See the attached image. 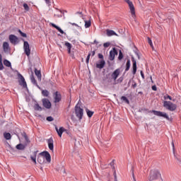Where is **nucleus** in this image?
I'll return each instance as SVG.
<instances>
[{
  "mask_svg": "<svg viewBox=\"0 0 181 181\" xmlns=\"http://www.w3.org/2000/svg\"><path fill=\"white\" fill-rule=\"evenodd\" d=\"M150 112H153L154 115H156L157 117H163V118H165V119L169 120V116L168 115V114L163 112L152 110V111H150Z\"/></svg>",
  "mask_w": 181,
  "mask_h": 181,
  "instance_id": "obj_5",
  "label": "nucleus"
},
{
  "mask_svg": "<svg viewBox=\"0 0 181 181\" xmlns=\"http://www.w3.org/2000/svg\"><path fill=\"white\" fill-rule=\"evenodd\" d=\"M55 129L59 135V136L60 138H62V135H63V133L64 132V131H66L65 129H64V127H60L59 129L57 128V127H55Z\"/></svg>",
  "mask_w": 181,
  "mask_h": 181,
  "instance_id": "obj_16",
  "label": "nucleus"
},
{
  "mask_svg": "<svg viewBox=\"0 0 181 181\" xmlns=\"http://www.w3.org/2000/svg\"><path fill=\"white\" fill-rule=\"evenodd\" d=\"M18 78H20V81H19L20 86L23 87V88H28V84H26V81H25V78L23 77V76H22V74H18Z\"/></svg>",
  "mask_w": 181,
  "mask_h": 181,
  "instance_id": "obj_8",
  "label": "nucleus"
},
{
  "mask_svg": "<svg viewBox=\"0 0 181 181\" xmlns=\"http://www.w3.org/2000/svg\"><path fill=\"white\" fill-rule=\"evenodd\" d=\"M133 179H134V181H136V180L135 179V175H134V174H133Z\"/></svg>",
  "mask_w": 181,
  "mask_h": 181,
  "instance_id": "obj_57",
  "label": "nucleus"
},
{
  "mask_svg": "<svg viewBox=\"0 0 181 181\" xmlns=\"http://www.w3.org/2000/svg\"><path fill=\"white\" fill-rule=\"evenodd\" d=\"M47 121H49V122H52L53 121V117L52 116L47 117Z\"/></svg>",
  "mask_w": 181,
  "mask_h": 181,
  "instance_id": "obj_45",
  "label": "nucleus"
},
{
  "mask_svg": "<svg viewBox=\"0 0 181 181\" xmlns=\"http://www.w3.org/2000/svg\"><path fill=\"white\" fill-rule=\"evenodd\" d=\"M132 63H133V66H132V73L133 74H136V61H135V59L132 60Z\"/></svg>",
  "mask_w": 181,
  "mask_h": 181,
  "instance_id": "obj_23",
  "label": "nucleus"
},
{
  "mask_svg": "<svg viewBox=\"0 0 181 181\" xmlns=\"http://www.w3.org/2000/svg\"><path fill=\"white\" fill-rule=\"evenodd\" d=\"M71 25H72V26H76V28H80V26L78 25H77V23H69Z\"/></svg>",
  "mask_w": 181,
  "mask_h": 181,
  "instance_id": "obj_46",
  "label": "nucleus"
},
{
  "mask_svg": "<svg viewBox=\"0 0 181 181\" xmlns=\"http://www.w3.org/2000/svg\"><path fill=\"white\" fill-rule=\"evenodd\" d=\"M16 148L19 151H23V149L26 148V146L25 144H19L16 146Z\"/></svg>",
  "mask_w": 181,
  "mask_h": 181,
  "instance_id": "obj_26",
  "label": "nucleus"
},
{
  "mask_svg": "<svg viewBox=\"0 0 181 181\" xmlns=\"http://www.w3.org/2000/svg\"><path fill=\"white\" fill-rule=\"evenodd\" d=\"M49 93L48 92L47 90H42V95L44 97H49Z\"/></svg>",
  "mask_w": 181,
  "mask_h": 181,
  "instance_id": "obj_34",
  "label": "nucleus"
},
{
  "mask_svg": "<svg viewBox=\"0 0 181 181\" xmlns=\"http://www.w3.org/2000/svg\"><path fill=\"white\" fill-rule=\"evenodd\" d=\"M0 63H2V54H0Z\"/></svg>",
  "mask_w": 181,
  "mask_h": 181,
  "instance_id": "obj_52",
  "label": "nucleus"
},
{
  "mask_svg": "<svg viewBox=\"0 0 181 181\" xmlns=\"http://www.w3.org/2000/svg\"><path fill=\"white\" fill-rule=\"evenodd\" d=\"M163 107L166 110H168V111H175L176 108H177V105H176V104L166 100L163 102Z\"/></svg>",
  "mask_w": 181,
  "mask_h": 181,
  "instance_id": "obj_2",
  "label": "nucleus"
},
{
  "mask_svg": "<svg viewBox=\"0 0 181 181\" xmlns=\"http://www.w3.org/2000/svg\"><path fill=\"white\" fill-rule=\"evenodd\" d=\"M23 49H24V52H25L26 56H28V57H29L30 56V47L29 42H28V41H24Z\"/></svg>",
  "mask_w": 181,
  "mask_h": 181,
  "instance_id": "obj_7",
  "label": "nucleus"
},
{
  "mask_svg": "<svg viewBox=\"0 0 181 181\" xmlns=\"http://www.w3.org/2000/svg\"><path fill=\"white\" fill-rule=\"evenodd\" d=\"M47 143H48V148L49 149H50V151H53V149L54 148V146L53 145V139L50 138L47 140Z\"/></svg>",
  "mask_w": 181,
  "mask_h": 181,
  "instance_id": "obj_17",
  "label": "nucleus"
},
{
  "mask_svg": "<svg viewBox=\"0 0 181 181\" xmlns=\"http://www.w3.org/2000/svg\"><path fill=\"white\" fill-rule=\"evenodd\" d=\"M140 74H141V76L143 80L145 79V75L144 74V71H140Z\"/></svg>",
  "mask_w": 181,
  "mask_h": 181,
  "instance_id": "obj_48",
  "label": "nucleus"
},
{
  "mask_svg": "<svg viewBox=\"0 0 181 181\" xmlns=\"http://www.w3.org/2000/svg\"><path fill=\"white\" fill-rule=\"evenodd\" d=\"M4 50H8L9 49V44L6 42L3 44Z\"/></svg>",
  "mask_w": 181,
  "mask_h": 181,
  "instance_id": "obj_37",
  "label": "nucleus"
},
{
  "mask_svg": "<svg viewBox=\"0 0 181 181\" xmlns=\"http://www.w3.org/2000/svg\"><path fill=\"white\" fill-rule=\"evenodd\" d=\"M23 138L25 139V146H28V145H29L30 144V140H29V137H28V135L26 134V133H24L23 134Z\"/></svg>",
  "mask_w": 181,
  "mask_h": 181,
  "instance_id": "obj_21",
  "label": "nucleus"
},
{
  "mask_svg": "<svg viewBox=\"0 0 181 181\" xmlns=\"http://www.w3.org/2000/svg\"><path fill=\"white\" fill-rule=\"evenodd\" d=\"M98 57H99V59L104 60V55H103V54H98Z\"/></svg>",
  "mask_w": 181,
  "mask_h": 181,
  "instance_id": "obj_47",
  "label": "nucleus"
},
{
  "mask_svg": "<svg viewBox=\"0 0 181 181\" xmlns=\"http://www.w3.org/2000/svg\"><path fill=\"white\" fill-rule=\"evenodd\" d=\"M35 74L39 80H42V73L40 70H37V69H35Z\"/></svg>",
  "mask_w": 181,
  "mask_h": 181,
  "instance_id": "obj_24",
  "label": "nucleus"
},
{
  "mask_svg": "<svg viewBox=\"0 0 181 181\" xmlns=\"http://www.w3.org/2000/svg\"><path fill=\"white\" fill-rule=\"evenodd\" d=\"M124 2L129 5V8L130 9V13L132 14V18H135V6H134V4L130 0H124Z\"/></svg>",
  "mask_w": 181,
  "mask_h": 181,
  "instance_id": "obj_3",
  "label": "nucleus"
},
{
  "mask_svg": "<svg viewBox=\"0 0 181 181\" xmlns=\"http://www.w3.org/2000/svg\"><path fill=\"white\" fill-rule=\"evenodd\" d=\"M9 40L12 45H16L18 43V37H16L15 35H10Z\"/></svg>",
  "mask_w": 181,
  "mask_h": 181,
  "instance_id": "obj_13",
  "label": "nucleus"
},
{
  "mask_svg": "<svg viewBox=\"0 0 181 181\" xmlns=\"http://www.w3.org/2000/svg\"><path fill=\"white\" fill-rule=\"evenodd\" d=\"M130 67H131V61L129 59H128L127 61V64H126L125 71H128L129 70Z\"/></svg>",
  "mask_w": 181,
  "mask_h": 181,
  "instance_id": "obj_28",
  "label": "nucleus"
},
{
  "mask_svg": "<svg viewBox=\"0 0 181 181\" xmlns=\"http://www.w3.org/2000/svg\"><path fill=\"white\" fill-rule=\"evenodd\" d=\"M110 165L112 167L114 166V160L110 163Z\"/></svg>",
  "mask_w": 181,
  "mask_h": 181,
  "instance_id": "obj_54",
  "label": "nucleus"
},
{
  "mask_svg": "<svg viewBox=\"0 0 181 181\" xmlns=\"http://www.w3.org/2000/svg\"><path fill=\"white\" fill-rule=\"evenodd\" d=\"M23 8H24L25 12H29V11H30V8H29V6H28V4H26V3H24V4H23Z\"/></svg>",
  "mask_w": 181,
  "mask_h": 181,
  "instance_id": "obj_35",
  "label": "nucleus"
},
{
  "mask_svg": "<svg viewBox=\"0 0 181 181\" xmlns=\"http://www.w3.org/2000/svg\"><path fill=\"white\" fill-rule=\"evenodd\" d=\"M123 57H124V55L122 54V52L119 51V57H118L119 60H122Z\"/></svg>",
  "mask_w": 181,
  "mask_h": 181,
  "instance_id": "obj_39",
  "label": "nucleus"
},
{
  "mask_svg": "<svg viewBox=\"0 0 181 181\" xmlns=\"http://www.w3.org/2000/svg\"><path fill=\"white\" fill-rule=\"evenodd\" d=\"M94 42L96 43V41L95 40Z\"/></svg>",
  "mask_w": 181,
  "mask_h": 181,
  "instance_id": "obj_58",
  "label": "nucleus"
},
{
  "mask_svg": "<svg viewBox=\"0 0 181 181\" xmlns=\"http://www.w3.org/2000/svg\"><path fill=\"white\" fill-rule=\"evenodd\" d=\"M4 66H6V67H11V62H9L8 59H5V60L4 61Z\"/></svg>",
  "mask_w": 181,
  "mask_h": 181,
  "instance_id": "obj_30",
  "label": "nucleus"
},
{
  "mask_svg": "<svg viewBox=\"0 0 181 181\" xmlns=\"http://www.w3.org/2000/svg\"><path fill=\"white\" fill-rule=\"evenodd\" d=\"M176 160H177V162L178 165H181V157L180 156H177Z\"/></svg>",
  "mask_w": 181,
  "mask_h": 181,
  "instance_id": "obj_43",
  "label": "nucleus"
},
{
  "mask_svg": "<svg viewBox=\"0 0 181 181\" xmlns=\"http://www.w3.org/2000/svg\"><path fill=\"white\" fill-rule=\"evenodd\" d=\"M173 149L175 151V144L173 143Z\"/></svg>",
  "mask_w": 181,
  "mask_h": 181,
  "instance_id": "obj_56",
  "label": "nucleus"
},
{
  "mask_svg": "<svg viewBox=\"0 0 181 181\" xmlns=\"http://www.w3.org/2000/svg\"><path fill=\"white\" fill-rule=\"evenodd\" d=\"M121 100H122V101H124V103H126V104H129V100H128V98H127V97L122 96Z\"/></svg>",
  "mask_w": 181,
  "mask_h": 181,
  "instance_id": "obj_38",
  "label": "nucleus"
},
{
  "mask_svg": "<svg viewBox=\"0 0 181 181\" xmlns=\"http://www.w3.org/2000/svg\"><path fill=\"white\" fill-rule=\"evenodd\" d=\"M110 45L111 44L110 42H105V43L103 44V47H110Z\"/></svg>",
  "mask_w": 181,
  "mask_h": 181,
  "instance_id": "obj_44",
  "label": "nucleus"
},
{
  "mask_svg": "<svg viewBox=\"0 0 181 181\" xmlns=\"http://www.w3.org/2000/svg\"><path fill=\"white\" fill-rule=\"evenodd\" d=\"M91 26V21H85V28L87 29Z\"/></svg>",
  "mask_w": 181,
  "mask_h": 181,
  "instance_id": "obj_36",
  "label": "nucleus"
},
{
  "mask_svg": "<svg viewBox=\"0 0 181 181\" xmlns=\"http://www.w3.org/2000/svg\"><path fill=\"white\" fill-rule=\"evenodd\" d=\"M38 163H40V165L45 163V157L42 155H40V153L39 154L37 159Z\"/></svg>",
  "mask_w": 181,
  "mask_h": 181,
  "instance_id": "obj_20",
  "label": "nucleus"
},
{
  "mask_svg": "<svg viewBox=\"0 0 181 181\" xmlns=\"http://www.w3.org/2000/svg\"><path fill=\"white\" fill-rule=\"evenodd\" d=\"M38 152H39L38 151H34L33 156H30L31 160H33V162H34L35 165H36V156H37Z\"/></svg>",
  "mask_w": 181,
  "mask_h": 181,
  "instance_id": "obj_22",
  "label": "nucleus"
},
{
  "mask_svg": "<svg viewBox=\"0 0 181 181\" xmlns=\"http://www.w3.org/2000/svg\"><path fill=\"white\" fill-rule=\"evenodd\" d=\"M49 25H50V26H52V28H54L55 29H57V30H58V32H60L62 33V35H66L64 31H63V30H62V28H60V27L56 25V24H54L53 23H50Z\"/></svg>",
  "mask_w": 181,
  "mask_h": 181,
  "instance_id": "obj_15",
  "label": "nucleus"
},
{
  "mask_svg": "<svg viewBox=\"0 0 181 181\" xmlns=\"http://www.w3.org/2000/svg\"><path fill=\"white\" fill-rule=\"evenodd\" d=\"M164 100H170V101H172V98H171V96L170 95H165V96H164Z\"/></svg>",
  "mask_w": 181,
  "mask_h": 181,
  "instance_id": "obj_41",
  "label": "nucleus"
},
{
  "mask_svg": "<svg viewBox=\"0 0 181 181\" xmlns=\"http://www.w3.org/2000/svg\"><path fill=\"white\" fill-rule=\"evenodd\" d=\"M34 110H35V111H42V107H40V105H39L37 103H36L34 105Z\"/></svg>",
  "mask_w": 181,
  "mask_h": 181,
  "instance_id": "obj_32",
  "label": "nucleus"
},
{
  "mask_svg": "<svg viewBox=\"0 0 181 181\" xmlns=\"http://www.w3.org/2000/svg\"><path fill=\"white\" fill-rule=\"evenodd\" d=\"M119 73H121V71L119 69H117L114 71V72L112 74L111 77L115 81L117 78H118V76H119Z\"/></svg>",
  "mask_w": 181,
  "mask_h": 181,
  "instance_id": "obj_12",
  "label": "nucleus"
},
{
  "mask_svg": "<svg viewBox=\"0 0 181 181\" xmlns=\"http://www.w3.org/2000/svg\"><path fill=\"white\" fill-rule=\"evenodd\" d=\"M90 56H91V53H89V54H88L87 58H86V64H88V63H89V62H90Z\"/></svg>",
  "mask_w": 181,
  "mask_h": 181,
  "instance_id": "obj_42",
  "label": "nucleus"
},
{
  "mask_svg": "<svg viewBox=\"0 0 181 181\" xmlns=\"http://www.w3.org/2000/svg\"><path fill=\"white\" fill-rule=\"evenodd\" d=\"M42 104L45 108H47L48 110L52 108V103H50V100L49 99H42Z\"/></svg>",
  "mask_w": 181,
  "mask_h": 181,
  "instance_id": "obj_9",
  "label": "nucleus"
},
{
  "mask_svg": "<svg viewBox=\"0 0 181 181\" xmlns=\"http://www.w3.org/2000/svg\"><path fill=\"white\" fill-rule=\"evenodd\" d=\"M132 86L133 87V88H135V87H136V83L132 84Z\"/></svg>",
  "mask_w": 181,
  "mask_h": 181,
  "instance_id": "obj_53",
  "label": "nucleus"
},
{
  "mask_svg": "<svg viewBox=\"0 0 181 181\" xmlns=\"http://www.w3.org/2000/svg\"><path fill=\"white\" fill-rule=\"evenodd\" d=\"M160 177V173L158 170H151L148 175V180L153 181L158 180V178Z\"/></svg>",
  "mask_w": 181,
  "mask_h": 181,
  "instance_id": "obj_1",
  "label": "nucleus"
},
{
  "mask_svg": "<svg viewBox=\"0 0 181 181\" xmlns=\"http://www.w3.org/2000/svg\"><path fill=\"white\" fill-rule=\"evenodd\" d=\"M151 88H152L153 91H156L158 90V88H156V86H153L151 87Z\"/></svg>",
  "mask_w": 181,
  "mask_h": 181,
  "instance_id": "obj_49",
  "label": "nucleus"
},
{
  "mask_svg": "<svg viewBox=\"0 0 181 181\" xmlns=\"http://www.w3.org/2000/svg\"><path fill=\"white\" fill-rule=\"evenodd\" d=\"M104 66H105V61L104 59L100 61L99 64H96L97 69H104Z\"/></svg>",
  "mask_w": 181,
  "mask_h": 181,
  "instance_id": "obj_19",
  "label": "nucleus"
},
{
  "mask_svg": "<svg viewBox=\"0 0 181 181\" xmlns=\"http://www.w3.org/2000/svg\"><path fill=\"white\" fill-rule=\"evenodd\" d=\"M91 54H92V56H94L95 54V52L93 51L91 52Z\"/></svg>",
  "mask_w": 181,
  "mask_h": 181,
  "instance_id": "obj_55",
  "label": "nucleus"
},
{
  "mask_svg": "<svg viewBox=\"0 0 181 181\" xmlns=\"http://www.w3.org/2000/svg\"><path fill=\"white\" fill-rule=\"evenodd\" d=\"M40 155H42L44 156V158H45L46 160L48 162H51L52 160V156H50V153L47 151H43L42 153H40Z\"/></svg>",
  "mask_w": 181,
  "mask_h": 181,
  "instance_id": "obj_10",
  "label": "nucleus"
},
{
  "mask_svg": "<svg viewBox=\"0 0 181 181\" xmlns=\"http://www.w3.org/2000/svg\"><path fill=\"white\" fill-rule=\"evenodd\" d=\"M147 40H148V45H150L151 49H153V50L154 47H153V43H152V40H151V38L149 37H148Z\"/></svg>",
  "mask_w": 181,
  "mask_h": 181,
  "instance_id": "obj_33",
  "label": "nucleus"
},
{
  "mask_svg": "<svg viewBox=\"0 0 181 181\" xmlns=\"http://www.w3.org/2000/svg\"><path fill=\"white\" fill-rule=\"evenodd\" d=\"M4 136L5 139H7V141H9V139H11V138H12V136H11L10 133H4Z\"/></svg>",
  "mask_w": 181,
  "mask_h": 181,
  "instance_id": "obj_31",
  "label": "nucleus"
},
{
  "mask_svg": "<svg viewBox=\"0 0 181 181\" xmlns=\"http://www.w3.org/2000/svg\"><path fill=\"white\" fill-rule=\"evenodd\" d=\"M47 5H50V0H45Z\"/></svg>",
  "mask_w": 181,
  "mask_h": 181,
  "instance_id": "obj_51",
  "label": "nucleus"
},
{
  "mask_svg": "<svg viewBox=\"0 0 181 181\" xmlns=\"http://www.w3.org/2000/svg\"><path fill=\"white\" fill-rule=\"evenodd\" d=\"M54 18H62L63 16V13L62 11L56 8L55 11H53Z\"/></svg>",
  "mask_w": 181,
  "mask_h": 181,
  "instance_id": "obj_14",
  "label": "nucleus"
},
{
  "mask_svg": "<svg viewBox=\"0 0 181 181\" xmlns=\"http://www.w3.org/2000/svg\"><path fill=\"white\" fill-rule=\"evenodd\" d=\"M30 80H31V83H33V84H34L35 86H37V82L36 81V79L35 78L33 74H32L30 76Z\"/></svg>",
  "mask_w": 181,
  "mask_h": 181,
  "instance_id": "obj_27",
  "label": "nucleus"
},
{
  "mask_svg": "<svg viewBox=\"0 0 181 181\" xmlns=\"http://www.w3.org/2000/svg\"><path fill=\"white\" fill-rule=\"evenodd\" d=\"M86 114H87V115H88V117H89V118H91V117H93V115H94V112H93V111H90V110H88V109H86Z\"/></svg>",
  "mask_w": 181,
  "mask_h": 181,
  "instance_id": "obj_29",
  "label": "nucleus"
},
{
  "mask_svg": "<svg viewBox=\"0 0 181 181\" xmlns=\"http://www.w3.org/2000/svg\"><path fill=\"white\" fill-rule=\"evenodd\" d=\"M53 98L54 104H57V103H60L62 101V93L59 91H56L53 93Z\"/></svg>",
  "mask_w": 181,
  "mask_h": 181,
  "instance_id": "obj_6",
  "label": "nucleus"
},
{
  "mask_svg": "<svg viewBox=\"0 0 181 181\" xmlns=\"http://www.w3.org/2000/svg\"><path fill=\"white\" fill-rule=\"evenodd\" d=\"M75 113L78 118V119H83V108L80 107L78 105L75 106Z\"/></svg>",
  "mask_w": 181,
  "mask_h": 181,
  "instance_id": "obj_4",
  "label": "nucleus"
},
{
  "mask_svg": "<svg viewBox=\"0 0 181 181\" xmlns=\"http://www.w3.org/2000/svg\"><path fill=\"white\" fill-rule=\"evenodd\" d=\"M65 46L67 47L68 53L70 54L71 53V45L69 42H65Z\"/></svg>",
  "mask_w": 181,
  "mask_h": 181,
  "instance_id": "obj_25",
  "label": "nucleus"
},
{
  "mask_svg": "<svg viewBox=\"0 0 181 181\" xmlns=\"http://www.w3.org/2000/svg\"><path fill=\"white\" fill-rule=\"evenodd\" d=\"M18 33H20V35H21V36L23 37H26V33H23L22 32V30H18Z\"/></svg>",
  "mask_w": 181,
  "mask_h": 181,
  "instance_id": "obj_40",
  "label": "nucleus"
},
{
  "mask_svg": "<svg viewBox=\"0 0 181 181\" xmlns=\"http://www.w3.org/2000/svg\"><path fill=\"white\" fill-rule=\"evenodd\" d=\"M0 70H4V64L2 62H0Z\"/></svg>",
  "mask_w": 181,
  "mask_h": 181,
  "instance_id": "obj_50",
  "label": "nucleus"
},
{
  "mask_svg": "<svg viewBox=\"0 0 181 181\" xmlns=\"http://www.w3.org/2000/svg\"><path fill=\"white\" fill-rule=\"evenodd\" d=\"M115 54H118V52H117V49H115V48H113V50H111L110 52L109 60H114V59H115Z\"/></svg>",
  "mask_w": 181,
  "mask_h": 181,
  "instance_id": "obj_11",
  "label": "nucleus"
},
{
  "mask_svg": "<svg viewBox=\"0 0 181 181\" xmlns=\"http://www.w3.org/2000/svg\"><path fill=\"white\" fill-rule=\"evenodd\" d=\"M107 36H117V33L112 30H106Z\"/></svg>",
  "mask_w": 181,
  "mask_h": 181,
  "instance_id": "obj_18",
  "label": "nucleus"
}]
</instances>
